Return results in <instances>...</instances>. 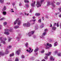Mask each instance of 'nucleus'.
<instances>
[{
	"label": "nucleus",
	"mask_w": 61,
	"mask_h": 61,
	"mask_svg": "<svg viewBox=\"0 0 61 61\" xmlns=\"http://www.w3.org/2000/svg\"><path fill=\"white\" fill-rule=\"evenodd\" d=\"M5 32H4V33L6 35H9L10 34L9 32H12V28H11L10 30L7 29H6L5 30Z\"/></svg>",
	"instance_id": "1"
},
{
	"label": "nucleus",
	"mask_w": 61,
	"mask_h": 61,
	"mask_svg": "<svg viewBox=\"0 0 61 61\" xmlns=\"http://www.w3.org/2000/svg\"><path fill=\"white\" fill-rule=\"evenodd\" d=\"M17 22L18 25H20V24H21L22 21H21V20H19V18H18L14 22V24L16 25V24L17 23Z\"/></svg>",
	"instance_id": "2"
},
{
	"label": "nucleus",
	"mask_w": 61,
	"mask_h": 61,
	"mask_svg": "<svg viewBox=\"0 0 61 61\" xmlns=\"http://www.w3.org/2000/svg\"><path fill=\"white\" fill-rule=\"evenodd\" d=\"M44 1V0H41L40 1H37V4H36V6L37 7H38L39 6L40 7L41 5L42 4V3Z\"/></svg>",
	"instance_id": "3"
},
{
	"label": "nucleus",
	"mask_w": 61,
	"mask_h": 61,
	"mask_svg": "<svg viewBox=\"0 0 61 61\" xmlns=\"http://www.w3.org/2000/svg\"><path fill=\"white\" fill-rule=\"evenodd\" d=\"M3 40H4V41H3V37H0V40L1 42H0V44H4L5 45V40H6V38H5L3 39Z\"/></svg>",
	"instance_id": "4"
},
{
	"label": "nucleus",
	"mask_w": 61,
	"mask_h": 61,
	"mask_svg": "<svg viewBox=\"0 0 61 61\" xmlns=\"http://www.w3.org/2000/svg\"><path fill=\"white\" fill-rule=\"evenodd\" d=\"M45 46L46 47V49H49L50 47H51L52 46V45L49 43H47L45 45Z\"/></svg>",
	"instance_id": "5"
},
{
	"label": "nucleus",
	"mask_w": 61,
	"mask_h": 61,
	"mask_svg": "<svg viewBox=\"0 0 61 61\" xmlns=\"http://www.w3.org/2000/svg\"><path fill=\"white\" fill-rule=\"evenodd\" d=\"M51 52H49L48 54H45L46 55V56L45 57V59H48V56H50L51 55Z\"/></svg>",
	"instance_id": "6"
},
{
	"label": "nucleus",
	"mask_w": 61,
	"mask_h": 61,
	"mask_svg": "<svg viewBox=\"0 0 61 61\" xmlns=\"http://www.w3.org/2000/svg\"><path fill=\"white\" fill-rule=\"evenodd\" d=\"M52 5V7H55V5L53 3H50V2L49 1L48 2H47V6H49V5Z\"/></svg>",
	"instance_id": "7"
},
{
	"label": "nucleus",
	"mask_w": 61,
	"mask_h": 61,
	"mask_svg": "<svg viewBox=\"0 0 61 61\" xmlns=\"http://www.w3.org/2000/svg\"><path fill=\"white\" fill-rule=\"evenodd\" d=\"M35 31H32L28 33V35L29 36H31L32 35H33L34 34Z\"/></svg>",
	"instance_id": "8"
},
{
	"label": "nucleus",
	"mask_w": 61,
	"mask_h": 61,
	"mask_svg": "<svg viewBox=\"0 0 61 61\" xmlns=\"http://www.w3.org/2000/svg\"><path fill=\"white\" fill-rule=\"evenodd\" d=\"M21 34H19V36L16 37V39L18 41H19L20 40V39H21Z\"/></svg>",
	"instance_id": "9"
},
{
	"label": "nucleus",
	"mask_w": 61,
	"mask_h": 61,
	"mask_svg": "<svg viewBox=\"0 0 61 61\" xmlns=\"http://www.w3.org/2000/svg\"><path fill=\"white\" fill-rule=\"evenodd\" d=\"M29 50H28L27 49L26 50V51H27L28 52H29V53H31V52H33V49H32V51L31 50V48H29Z\"/></svg>",
	"instance_id": "10"
},
{
	"label": "nucleus",
	"mask_w": 61,
	"mask_h": 61,
	"mask_svg": "<svg viewBox=\"0 0 61 61\" xmlns=\"http://www.w3.org/2000/svg\"><path fill=\"white\" fill-rule=\"evenodd\" d=\"M20 50H19L16 51V53L17 55H19L20 54Z\"/></svg>",
	"instance_id": "11"
},
{
	"label": "nucleus",
	"mask_w": 61,
	"mask_h": 61,
	"mask_svg": "<svg viewBox=\"0 0 61 61\" xmlns=\"http://www.w3.org/2000/svg\"><path fill=\"white\" fill-rule=\"evenodd\" d=\"M50 59L51 60H52V61H54L55 60V59L53 56H51L50 58Z\"/></svg>",
	"instance_id": "12"
},
{
	"label": "nucleus",
	"mask_w": 61,
	"mask_h": 61,
	"mask_svg": "<svg viewBox=\"0 0 61 61\" xmlns=\"http://www.w3.org/2000/svg\"><path fill=\"white\" fill-rule=\"evenodd\" d=\"M30 23L29 22H28L27 23V27H30Z\"/></svg>",
	"instance_id": "13"
},
{
	"label": "nucleus",
	"mask_w": 61,
	"mask_h": 61,
	"mask_svg": "<svg viewBox=\"0 0 61 61\" xmlns=\"http://www.w3.org/2000/svg\"><path fill=\"white\" fill-rule=\"evenodd\" d=\"M4 53L3 51L0 52V56H4Z\"/></svg>",
	"instance_id": "14"
},
{
	"label": "nucleus",
	"mask_w": 61,
	"mask_h": 61,
	"mask_svg": "<svg viewBox=\"0 0 61 61\" xmlns=\"http://www.w3.org/2000/svg\"><path fill=\"white\" fill-rule=\"evenodd\" d=\"M56 27L54 26H52V29L53 30H54V31L56 30Z\"/></svg>",
	"instance_id": "15"
},
{
	"label": "nucleus",
	"mask_w": 61,
	"mask_h": 61,
	"mask_svg": "<svg viewBox=\"0 0 61 61\" xmlns=\"http://www.w3.org/2000/svg\"><path fill=\"white\" fill-rule=\"evenodd\" d=\"M29 45V44H28V43L26 42L25 44V46L26 47H28V46Z\"/></svg>",
	"instance_id": "16"
},
{
	"label": "nucleus",
	"mask_w": 61,
	"mask_h": 61,
	"mask_svg": "<svg viewBox=\"0 0 61 61\" xmlns=\"http://www.w3.org/2000/svg\"><path fill=\"white\" fill-rule=\"evenodd\" d=\"M14 56V53H12L10 54V57H12V56Z\"/></svg>",
	"instance_id": "17"
},
{
	"label": "nucleus",
	"mask_w": 61,
	"mask_h": 61,
	"mask_svg": "<svg viewBox=\"0 0 61 61\" xmlns=\"http://www.w3.org/2000/svg\"><path fill=\"white\" fill-rule=\"evenodd\" d=\"M6 10V7L5 6H4L2 9L3 11H5Z\"/></svg>",
	"instance_id": "18"
},
{
	"label": "nucleus",
	"mask_w": 61,
	"mask_h": 61,
	"mask_svg": "<svg viewBox=\"0 0 61 61\" xmlns=\"http://www.w3.org/2000/svg\"><path fill=\"white\" fill-rule=\"evenodd\" d=\"M9 53V51H8V49H6L5 51V53L6 54H8Z\"/></svg>",
	"instance_id": "19"
},
{
	"label": "nucleus",
	"mask_w": 61,
	"mask_h": 61,
	"mask_svg": "<svg viewBox=\"0 0 61 61\" xmlns=\"http://www.w3.org/2000/svg\"><path fill=\"white\" fill-rule=\"evenodd\" d=\"M35 1H34V3L31 4V6L34 7L35 6Z\"/></svg>",
	"instance_id": "20"
},
{
	"label": "nucleus",
	"mask_w": 61,
	"mask_h": 61,
	"mask_svg": "<svg viewBox=\"0 0 61 61\" xmlns=\"http://www.w3.org/2000/svg\"><path fill=\"white\" fill-rule=\"evenodd\" d=\"M58 45V43H57V42H56L54 44V46H57Z\"/></svg>",
	"instance_id": "21"
},
{
	"label": "nucleus",
	"mask_w": 61,
	"mask_h": 61,
	"mask_svg": "<svg viewBox=\"0 0 61 61\" xmlns=\"http://www.w3.org/2000/svg\"><path fill=\"white\" fill-rule=\"evenodd\" d=\"M14 28L15 29H17L19 28V26L18 25H16L14 26Z\"/></svg>",
	"instance_id": "22"
},
{
	"label": "nucleus",
	"mask_w": 61,
	"mask_h": 61,
	"mask_svg": "<svg viewBox=\"0 0 61 61\" xmlns=\"http://www.w3.org/2000/svg\"><path fill=\"white\" fill-rule=\"evenodd\" d=\"M3 15H6V12L5 11H3Z\"/></svg>",
	"instance_id": "23"
},
{
	"label": "nucleus",
	"mask_w": 61,
	"mask_h": 61,
	"mask_svg": "<svg viewBox=\"0 0 61 61\" xmlns=\"http://www.w3.org/2000/svg\"><path fill=\"white\" fill-rule=\"evenodd\" d=\"M0 2L1 4H4V0H0Z\"/></svg>",
	"instance_id": "24"
},
{
	"label": "nucleus",
	"mask_w": 61,
	"mask_h": 61,
	"mask_svg": "<svg viewBox=\"0 0 61 61\" xmlns=\"http://www.w3.org/2000/svg\"><path fill=\"white\" fill-rule=\"evenodd\" d=\"M8 42H10L11 41V40L12 39V38L9 37H8Z\"/></svg>",
	"instance_id": "25"
},
{
	"label": "nucleus",
	"mask_w": 61,
	"mask_h": 61,
	"mask_svg": "<svg viewBox=\"0 0 61 61\" xmlns=\"http://www.w3.org/2000/svg\"><path fill=\"white\" fill-rule=\"evenodd\" d=\"M57 55L58 56H61V53H58Z\"/></svg>",
	"instance_id": "26"
},
{
	"label": "nucleus",
	"mask_w": 61,
	"mask_h": 61,
	"mask_svg": "<svg viewBox=\"0 0 61 61\" xmlns=\"http://www.w3.org/2000/svg\"><path fill=\"white\" fill-rule=\"evenodd\" d=\"M6 25H7V22H5L3 23V25H4V26H5Z\"/></svg>",
	"instance_id": "27"
},
{
	"label": "nucleus",
	"mask_w": 61,
	"mask_h": 61,
	"mask_svg": "<svg viewBox=\"0 0 61 61\" xmlns=\"http://www.w3.org/2000/svg\"><path fill=\"white\" fill-rule=\"evenodd\" d=\"M44 27V24L42 23L41 25V28H43Z\"/></svg>",
	"instance_id": "28"
},
{
	"label": "nucleus",
	"mask_w": 61,
	"mask_h": 61,
	"mask_svg": "<svg viewBox=\"0 0 61 61\" xmlns=\"http://www.w3.org/2000/svg\"><path fill=\"white\" fill-rule=\"evenodd\" d=\"M23 26L25 27V26H27V23H24L23 24Z\"/></svg>",
	"instance_id": "29"
},
{
	"label": "nucleus",
	"mask_w": 61,
	"mask_h": 61,
	"mask_svg": "<svg viewBox=\"0 0 61 61\" xmlns=\"http://www.w3.org/2000/svg\"><path fill=\"white\" fill-rule=\"evenodd\" d=\"M38 26L37 25H36L35 26V29H38Z\"/></svg>",
	"instance_id": "30"
},
{
	"label": "nucleus",
	"mask_w": 61,
	"mask_h": 61,
	"mask_svg": "<svg viewBox=\"0 0 61 61\" xmlns=\"http://www.w3.org/2000/svg\"><path fill=\"white\" fill-rule=\"evenodd\" d=\"M24 1L25 3H29L28 0H24Z\"/></svg>",
	"instance_id": "31"
},
{
	"label": "nucleus",
	"mask_w": 61,
	"mask_h": 61,
	"mask_svg": "<svg viewBox=\"0 0 61 61\" xmlns=\"http://www.w3.org/2000/svg\"><path fill=\"white\" fill-rule=\"evenodd\" d=\"M36 15L37 16H39V15H40V13H36Z\"/></svg>",
	"instance_id": "32"
},
{
	"label": "nucleus",
	"mask_w": 61,
	"mask_h": 61,
	"mask_svg": "<svg viewBox=\"0 0 61 61\" xmlns=\"http://www.w3.org/2000/svg\"><path fill=\"white\" fill-rule=\"evenodd\" d=\"M25 6H26V7H28V6H29V4H27L25 5Z\"/></svg>",
	"instance_id": "33"
},
{
	"label": "nucleus",
	"mask_w": 61,
	"mask_h": 61,
	"mask_svg": "<svg viewBox=\"0 0 61 61\" xmlns=\"http://www.w3.org/2000/svg\"><path fill=\"white\" fill-rule=\"evenodd\" d=\"M38 51V49L37 48H36V49L34 50V52H36Z\"/></svg>",
	"instance_id": "34"
},
{
	"label": "nucleus",
	"mask_w": 61,
	"mask_h": 61,
	"mask_svg": "<svg viewBox=\"0 0 61 61\" xmlns=\"http://www.w3.org/2000/svg\"><path fill=\"white\" fill-rule=\"evenodd\" d=\"M38 22L39 23H41V19H40L38 20Z\"/></svg>",
	"instance_id": "35"
},
{
	"label": "nucleus",
	"mask_w": 61,
	"mask_h": 61,
	"mask_svg": "<svg viewBox=\"0 0 61 61\" xmlns=\"http://www.w3.org/2000/svg\"><path fill=\"white\" fill-rule=\"evenodd\" d=\"M45 52V50H42L41 51V53H43Z\"/></svg>",
	"instance_id": "36"
},
{
	"label": "nucleus",
	"mask_w": 61,
	"mask_h": 61,
	"mask_svg": "<svg viewBox=\"0 0 61 61\" xmlns=\"http://www.w3.org/2000/svg\"><path fill=\"white\" fill-rule=\"evenodd\" d=\"M13 10V9H11L10 10V11L11 12V13H13L14 12V11Z\"/></svg>",
	"instance_id": "37"
},
{
	"label": "nucleus",
	"mask_w": 61,
	"mask_h": 61,
	"mask_svg": "<svg viewBox=\"0 0 61 61\" xmlns=\"http://www.w3.org/2000/svg\"><path fill=\"white\" fill-rule=\"evenodd\" d=\"M56 5H60V3L58 2H56Z\"/></svg>",
	"instance_id": "38"
},
{
	"label": "nucleus",
	"mask_w": 61,
	"mask_h": 61,
	"mask_svg": "<svg viewBox=\"0 0 61 61\" xmlns=\"http://www.w3.org/2000/svg\"><path fill=\"white\" fill-rule=\"evenodd\" d=\"M46 32H44L42 35V36H45V35H46Z\"/></svg>",
	"instance_id": "39"
},
{
	"label": "nucleus",
	"mask_w": 61,
	"mask_h": 61,
	"mask_svg": "<svg viewBox=\"0 0 61 61\" xmlns=\"http://www.w3.org/2000/svg\"><path fill=\"white\" fill-rule=\"evenodd\" d=\"M15 61H19V59L18 58H16L15 60Z\"/></svg>",
	"instance_id": "40"
},
{
	"label": "nucleus",
	"mask_w": 61,
	"mask_h": 61,
	"mask_svg": "<svg viewBox=\"0 0 61 61\" xmlns=\"http://www.w3.org/2000/svg\"><path fill=\"white\" fill-rule=\"evenodd\" d=\"M25 15H29V14H26V12H25Z\"/></svg>",
	"instance_id": "41"
},
{
	"label": "nucleus",
	"mask_w": 61,
	"mask_h": 61,
	"mask_svg": "<svg viewBox=\"0 0 61 61\" xmlns=\"http://www.w3.org/2000/svg\"><path fill=\"white\" fill-rule=\"evenodd\" d=\"M33 9H32L31 10H30V13H32V12L33 11Z\"/></svg>",
	"instance_id": "42"
},
{
	"label": "nucleus",
	"mask_w": 61,
	"mask_h": 61,
	"mask_svg": "<svg viewBox=\"0 0 61 61\" xmlns=\"http://www.w3.org/2000/svg\"><path fill=\"white\" fill-rule=\"evenodd\" d=\"M40 37L41 38H42V39H45V37H42V36H40Z\"/></svg>",
	"instance_id": "43"
},
{
	"label": "nucleus",
	"mask_w": 61,
	"mask_h": 61,
	"mask_svg": "<svg viewBox=\"0 0 61 61\" xmlns=\"http://www.w3.org/2000/svg\"><path fill=\"white\" fill-rule=\"evenodd\" d=\"M21 58H25V56L24 55H22L21 56Z\"/></svg>",
	"instance_id": "44"
},
{
	"label": "nucleus",
	"mask_w": 61,
	"mask_h": 61,
	"mask_svg": "<svg viewBox=\"0 0 61 61\" xmlns=\"http://www.w3.org/2000/svg\"><path fill=\"white\" fill-rule=\"evenodd\" d=\"M8 47L9 48H12V46H9Z\"/></svg>",
	"instance_id": "45"
},
{
	"label": "nucleus",
	"mask_w": 61,
	"mask_h": 61,
	"mask_svg": "<svg viewBox=\"0 0 61 61\" xmlns=\"http://www.w3.org/2000/svg\"><path fill=\"white\" fill-rule=\"evenodd\" d=\"M31 59L32 60H34V59H35V58L33 57H31Z\"/></svg>",
	"instance_id": "46"
},
{
	"label": "nucleus",
	"mask_w": 61,
	"mask_h": 61,
	"mask_svg": "<svg viewBox=\"0 0 61 61\" xmlns=\"http://www.w3.org/2000/svg\"><path fill=\"white\" fill-rule=\"evenodd\" d=\"M59 14V12H57V13H55V15H57V14Z\"/></svg>",
	"instance_id": "47"
},
{
	"label": "nucleus",
	"mask_w": 61,
	"mask_h": 61,
	"mask_svg": "<svg viewBox=\"0 0 61 61\" xmlns=\"http://www.w3.org/2000/svg\"><path fill=\"white\" fill-rule=\"evenodd\" d=\"M12 5L14 7V5H15V3H13L12 4Z\"/></svg>",
	"instance_id": "48"
},
{
	"label": "nucleus",
	"mask_w": 61,
	"mask_h": 61,
	"mask_svg": "<svg viewBox=\"0 0 61 61\" xmlns=\"http://www.w3.org/2000/svg\"><path fill=\"white\" fill-rule=\"evenodd\" d=\"M47 31V29H45L44 30V31L45 32H46V31Z\"/></svg>",
	"instance_id": "49"
},
{
	"label": "nucleus",
	"mask_w": 61,
	"mask_h": 61,
	"mask_svg": "<svg viewBox=\"0 0 61 61\" xmlns=\"http://www.w3.org/2000/svg\"><path fill=\"white\" fill-rule=\"evenodd\" d=\"M56 26H57V27H59V24H58V23L57 24Z\"/></svg>",
	"instance_id": "50"
},
{
	"label": "nucleus",
	"mask_w": 61,
	"mask_h": 61,
	"mask_svg": "<svg viewBox=\"0 0 61 61\" xmlns=\"http://www.w3.org/2000/svg\"><path fill=\"white\" fill-rule=\"evenodd\" d=\"M59 10L61 12V7L59 9Z\"/></svg>",
	"instance_id": "51"
},
{
	"label": "nucleus",
	"mask_w": 61,
	"mask_h": 61,
	"mask_svg": "<svg viewBox=\"0 0 61 61\" xmlns=\"http://www.w3.org/2000/svg\"><path fill=\"white\" fill-rule=\"evenodd\" d=\"M55 53L56 54H57V51H55Z\"/></svg>",
	"instance_id": "52"
},
{
	"label": "nucleus",
	"mask_w": 61,
	"mask_h": 61,
	"mask_svg": "<svg viewBox=\"0 0 61 61\" xmlns=\"http://www.w3.org/2000/svg\"><path fill=\"white\" fill-rule=\"evenodd\" d=\"M21 5H22V4L21 3H20L19 4V6H21Z\"/></svg>",
	"instance_id": "53"
},
{
	"label": "nucleus",
	"mask_w": 61,
	"mask_h": 61,
	"mask_svg": "<svg viewBox=\"0 0 61 61\" xmlns=\"http://www.w3.org/2000/svg\"><path fill=\"white\" fill-rule=\"evenodd\" d=\"M6 4H7V5H9V4H10V3L9 2H7L6 3Z\"/></svg>",
	"instance_id": "54"
},
{
	"label": "nucleus",
	"mask_w": 61,
	"mask_h": 61,
	"mask_svg": "<svg viewBox=\"0 0 61 61\" xmlns=\"http://www.w3.org/2000/svg\"><path fill=\"white\" fill-rule=\"evenodd\" d=\"M46 18H48V16H46Z\"/></svg>",
	"instance_id": "55"
},
{
	"label": "nucleus",
	"mask_w": 61,
	"mask_h": 61,
	"mask_svg": "<svg viewBox=\"0 0 61 61\" xmlns=\"http://www.w3.org/2000/svg\"><path fill=\"white\" fill-rule=\"evenodd\" d=\"M56 23H55L54 24V26H55L56 25Z\"/></svg>",
	"instance_id": "56"
},
{
	"label": "nucleus",
	"mask_w": 61,
	"mask_h": 61,
	"mask_svg": "<svg viewBox=\"0 0 61 61\" xmlns=\"http://www.w3.org/2000/svg\"><path fill=\"white\" fill-rule=\"evenodd\" d=\"M33 19H35L36 18H35V16H33L32 17Z\"/></svg>",
	"instance_id": "57"
},
{
	"label": "nucleus",
	"mask_w": 61,
	"mask_h": 61,
	"mask_svg": "<svg viewBox=\"0 0 61 61\" xmlns=\"http://www.w3.org/2000/svg\"><path fill=\"white\" fill-rule=\"evenodd\" d=\"M36 19L32 20V21H33V22H35V21H36Z\"/></svg>",
	"instance_id": "58"
},
{
	"label": "nucleus",
	"mask_w": 61,
	"mask_h": 61,
	"mask_svg": "<svg viewBox=\"0 0 61 61\" xmlns=\"http://www.w3.org/2000/svg\"><path fill=\"white\" fill-rule=\"evenodd\" d=\"M3 19H3V18H2L0 19V20H3Z\"/></svg>",
	"instance_id": "59"
},
{
	"label": "nucleus",
	"mask_w": 61,
	"mask_h": 61,
	"mask_svg": "<svg viewBox=\"0 0 61 61\" xmlns=\"http://www.w3.org/2000/svg\"><path fill=\"white\" fill-rule=\"evenodd\" d=\"M51 25L50 26L51 27H52V24L51 23L50 24Z\"/></svg>",
	"instance_id": "60"
},
{
	"label": "nucleus",
	"mask_w": 61,
	"mask_h": 61,
	"mask_svg": "<svg viewBox=\"0 0 61 61\" xmlns=\"http://www.w3.org/2000/svg\"><path fill=\"white\" fill-rule=\"evenodd\" d=\"M2 27V26L1 25L0 26V29H1Z\"/></svg>",
	"instance_id": "61"
},
{
	"label": "nucleus",
	"mask_w": 61,
	"mask_h": 61,
	"mask_svg": "<svg viewBox=\"0 0 61 61\" xmlns=\"http://www.w3.org/2000/svg\"><path fill=\"white\" fill-rule=\"evenodd\" d=\"M49 41H50V42H52V40H50Z\"/></svg>",
	"instance_id": "62"
},
{
	"label": "nucleus",
	"mask_w": 61,
	"mask_h": 61,
	"mask_svg": "<svg viewBox=\"0 0 61 61\" xmlns=\"http://www.w3.org/2000/svg\"><path fill=\"white\" fill-rule=\"evenodd\" d=\"M42 61H46L45 60L43 59L42 60Z\"/></svg>",
	"instance_id": "63"
},
{
	"label": "nucleus",
	"mask_w": 61,
	"mask_h": 61,
	"mask_svg": "<svg viewBox=\"0 0 61 61\" xmlns=\"http://www.w3.org/2000/svg\"><path fill=\"white\" fill-rule=\"evenodd\" d=\"M42 19L43 20H44V17H42Z\"/></svg>",
	"instance_id": "64"
}]
</instances>
